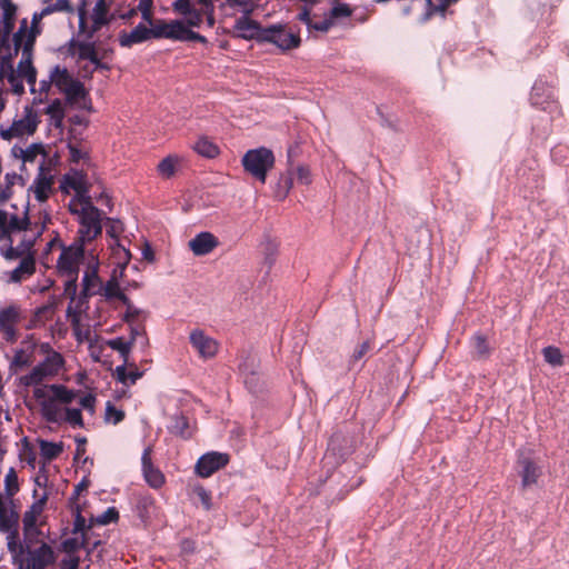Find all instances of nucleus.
Segmentation results:
<instances>
[{"label": "nucleus", "instance_id": "obj_1", "mask_svg": "<svg viewBox=\"0 0 569 569\" xmlns=\"http://www.w3.org/2000/svg\"><path fill=\"white\" fill-rule=\"evenodd\" d=\"M274 164V156L270 149L260 147L248 150L242 157V166L256 179L266 182L267 172Z\"/></svg>", "mask_w": 569, "mask_h": 569}, {"label": "nucleus", "instance_id": "obj_2", "mask_svg": "<svg viewBox=\"0 0 569 569\" xmlns=\"http://www.w3.org/2000/svg\"><path fill=\"white\" fill-rule=\"evenodd\" d=\"M260 40V44L271 43L282 52L297 49L301 44L299 32L288 31L286 26L282 23H274L264 27V33H262Z\"/></svg>", "mask_w": 569, "mask_h": 569}, {"label": "nucleus", "instance_id": "obj_3", "mask_svg": "<svg viewBox=\"0 0 569 569\" xmlns=\"http://www.w3.org/2000/svg\"><path fill=\"white\" fill-rule=\"evenodd\" d=\"M80 228L78 230L79 241L86 243L92 241L102 232L101 211L97 207L81 208L80 219H78Z\"/></svg>", "mask_w": 569, "mask_h": 569}, {"label": "nucleus", "instance_id": "obj_4", "mask_svg": "<svg viewBox=\"0 0 569 569\" xmlns=\"http://www.w3.org/2000/svg\"><path fill=\"white\" fill-rule=\"evenodd\" d=\"M530 102L543 111H548L553 118V113H560L558 101L555 99L553 89L542 79H538L530 93Z\"/></svg>", "mask_w": 569, "mask_h": 569}, {"label": "nucleus", "instance_id": "obj_5", "mask_svg": "<svg viewBox=\"0 0 569 569\" xmlns=\"http://www.w3.org/2000/svg\"><path fill=\"white\" fill-rule=\"evenodd\" d=\"M229 455L219 451H209L199 457L194 472L200 478H208L229 463Z\"/></svg>", "mask_w": 569, "mask_h": 569}, {"label": "nucleus", "instance_id": "obj_6", "mask_svg": "<svg viewBox=\"0 0 569 569\" xmlns=\"http://www.w3.org/2000/svg\"><path fill=\"white\" fill-rule=\"evenodd\" d=\"M84 254V243L74 242L69 247L62 246L61 253L57 261V267L62 274H74L78 273L76 262L80 260Z\"/></svg>", "mask_w": 569, "mask_h": 569}, {"label": "nucleus", "instance_id": "obj_7", "mask_svg": "<svg viewBox=\"0 0 569 569\" xmlns=\"http://www.w3.org/2000/svg\"><path fill=\"white\" fill-rule=\"evenodd\" d=\"M34 43V34L31 32L24 42L22 49V59L18 64V73L23 77L27 83L31 87L30 91L33 93L36 91L34 86L37 82V70L32 64V47Z\"/></svg>", "mask_w": 569, "mask_h": 569}, {"label": "nucleus", "instance_id": "obj_8", "mask_svg": "<svg viewBox=\"0 0 569 569\" xmlns=\"http://www.w3.org/2000/svg\"><path fill=\"white\" fill-rule=\"evenodd\" d=\"M27 569H48L56 562V552L47 542H42L36 549H28Z\"/></svg>", "mask_w": 569, "mask_h": 569}, {"label": "nucleus", "instance_id": "obj_9", "mask_svg": "<svg viewBox=\"0 0 569 569\" xmlns=\"http://www.w3.org/2000/svg\"><path fill=\"white\" fill-rule=\"evenodd\" d=\"M234 37L242 40H254L260 44L264 27L251 17H239L233 26Z\"/></svg>", "mask_w": 569, "mask_h": 569}, {"label": "nucleus", "instance_id": "obj_10", "mask_svg": "<svg viewBox=\"0 0 569 569\" xmlns=\"http://www.w3.org/2000/svg\"><path fill=\"white\" fill-rule=\"evenodd\" d=\"M109 222L107 227V234L114 240V244H112L113 250L119 256V259H123L121 264L120 276H122L123 270L131 259V252L128 248H126L119 240V233L122 231V223L118 219L107 218Z\"/></svg>", "mask_w": 569, "mask_h": 569}, {"label": "nucleus", "instance_id": "obj_11", "mask_svg": "<svg viewBox=\"0 0 569 569\" xmlns=\"http://www.w3.org/2000/svg\"><path fill=\"white\" fill-rule=\"evenodd\" d=\"M518 465L520 466L519 476L521 478V487L529 488L537 483L541 476V468L523 452L518 456Z\"/></svg>", "mask_w": 569, "mask_h": 569}, {"label": "nucleus", "instance_id": "obj_12", "mask_svg": "<svg viewBox=\"0 0 569 569\" xmlns=\"http://www.w3.org/2000/svg\"><path fill=\"white\" fill-rule=\"evenodd\" d=\"M190 343L202 358H212L218 351V343L214 339L207 336L203 330L194 329L190 333Z\"/></svg>", "mask_w": 569, "mask_h": 569}, {"label": "nucleus", "instance_id": "obj_13", "mask_svg": "<svg viewBox=\"0 0 569 569\" xmlns=\"http://www.w3.org/2000/svg\"><path fill=\"white\" fill-rule=\"evenodd\" d=\"M44 171V163L41 162L38 173L29 188V191H33L38 202L47 201L52 189L53 177L51 174H46Z\"/></svg>", "mask_w": 569, "mask_h": 569}, {"label": "nucleus", "instance_id": "obj_14", "mask_svg": "<svg viewBox=\"0 0 569 569\" xmlns=\"http://www.w3.org/2000/svg\"><path fill=\"white\" fill-rule=\"evenodd\" d=\"M218 246V238L209 231H201L189 241L190 250L193 252L194 256L198 257L210 253Z\"/></svg>", "mask_w": 569, "mask_h": 569}, {"label": "nucleus", "instance_id": "obj_15", "mask_svg": "<svg viewBox=\"0 0 569 569\" xmlns=\"http://www.w3.org/2000/svg\"><path fill=\"white\" fill-rule=\"evenodd\" d=\"M150 39V28L142 22L138 23L130 32L121 31L118 36L119 44L123 48H130L133 44L142 43Z\"/></svg>", "mask_w": 569, "mask_h": 569}, {"label": "nucleus", "instance_id": "obj_16", "mask_svg": "<svg viewBox=\"0 0 569 569\" xmlns=\"http://www.w3.org/2000/svg\"><path fill=\"white\" fill-rule=\"evenodd\" d=\"M18 512L3 502L2 495L0 493V531L18 536Z\"/></svg>", "mask_w": 569, "mask_h": 569}, {"label": "nucleus", "instance_id": "obj_17", "mask_svg": "<svg viewBox=\"0 0 569 569\" xmlns=\"http://www.w3.org/2000/svg\"><path fill=\"white\" fill-rule=\"evenodd\" d=\"M220 8L228 17H233L238 12L241 13V17H251L256 11L257 4L253 0H224Z\"/></svg>", "mask_w": 569, "mask_h": 569}, {"label": "nucleus", "instance_id": "obj_18", "mask_svg": "<svg viewBox=\"0 0 569 569\" xmlns=\"http://www.w3.org/2000/svg\"><path fill=\"white\" fill-rule=\"evenodd\" d=\"M36 271V261L31 252L21 259L19 264L10 272L9 282L19 283L32 276Z\"/></svg>", "mask_w": 569, "mask_h": 569}, {"label": "nucleus", "instance_id": "obj_19", "mask_svg": "<svg viewBox=\"0 0 569 569\" xmlns=\"http://www.w3.org/2000/svg\"><path fill=\"white\" fill-rule=\"evenodd\" d=\"M69 53L72 57L77 54L78 60L88 61H91L98 54L94 42L77 41L74 38L69 41Z\"/></svg>", "mask_w": 569, "mask_h": 569}, {"label": "nucleus", "instance_id": "obj_20", "mask_svg": "<svg viewBox=\"0 0 569 569\" xmlns=\"http://www.w3.org/2000/svg\"><path fill=\"white\" fill-rule=\"evenodd\" d=\"M86 173L82 170L70 169L60 182V190L63 193H69V189L77 191L81 189L83 191V184H86Z\"/></svg>", "mask_w": 569, "mask_h": 569}, {"label": "nucleus", "instance_id": "obj_21", "mask_svg": "<svg viewBox=\"0 0 569 569\" xmlns=\"http://www.w3.org/2000/svg\"><path fill=\"white\" fill-rule=\"evenodd\" d=\"M17 12L16 6L4 8L0 21V46L9 44L10 34L14 28V17Z\"/></svg>", "mask_w": 569, "mask_h": 569}, {"label": "nucleus", "instance_id": "obj_22", "mask_svg": "<svg viewBox=\"0 0 569 569\" xmlns=\"http://www.w3.org/2000/svg\"><path fill=\"white\" fill-rule=\"evenodd\" d=\"M18 311L12 306L0 311V331L10 339L16 335L14 323L18 321Z\"/></svg>", "mask_w": 569, "mask_h": 569}, {"label": "nucleus", "instance_id": "obj_23", "mask_svg": "<svg viewBox=\"0 0 569 569\" xmlns=\"http://www.w3.org/2000/svg\"><path fill=\"white\" fill-rule=\"evenodd\" d=\"M192 148L199 156L208 159H213L220 153L219 147L206 136L199 137Z\"/></svg>", "mask_w": 569, "mask_h": 569}, {"label": "nucleus", "instance_id": "obj_24", "mask_svg": "<svg viewBox=\"0 0 569 569\" xmlns=\"http://www.w3.org/2000/svg\"><path fill=\"white\" fill-rule=\"evenodd\" d=\"M168 430L170 433L179 436L181 438H190L191 433L189 431V421L188 418L182 413H176L171 417V422L168 426Z\"/></svg>", "mask_w": 569, "mask_h": 569}, {"label": "nucleus", "instance_id": "obj_25", "mask_svg": "<svg viewBox=\"0 0 569 569\" xmlns=\"http://www.w3.org/2000/svg\"><path fill=\"white\" fill-rule=\"evenodd\" d=\"M108 23L107 8L104 0H99L93 8L92 12V29L88 32L87 37L91 38L93 33L99 30L102 26Z\"/></svg>", "mask_w": 569, "mask_h": 569}, {"label": "nucleus", "instance_id": "obj_26", "mask_svg": "<svg viewBox=\"0 0 569 569\" xmlns=\"http://www.w3.org/2000/svg\"><path fill=\"white\" fill-rule=\"evenodd\" d=\"M53 84L59 89L60 92L64 93L66 88L74 80L69 73L68 69L60 67L59 64L52 68Z\"/></svg>", "mask_w": 569, "mask_h": 569}, {"label": "nucleus", "instance_id": "obj_27", "mask_svg": "<svg viewBox=\"0 0 569 569\" xmlns=\"http://www.w3.org/2000/svg\"><path fill=\"white\" fill-rule=\"evenodd\" d=\"M293 183L291 170L279 176V179L274 186V194L278 199L283 200L290 192Z\"/></svg>", "mask_w": 569, "mask_h": 569}, {"label": "nucleus", "instance_id": "obj_28", "mask_svg": "<svg viewBox=\"0 0 569 569\" xmlns=\"http://www.w3.org/2000/svg\"><path fill=\"white\" fill-rule=\"evenodd\" d=\"M44 112L50 116L56 128H62L66 113L60 99L52 100L44 109Z\"/></svg>", "mask_w": 569, "mask_h": 569}, {"label": "nucleus", "instance_id": "obj_29", "mask_svg": "<svg viewBox=\"0 0 569 569\" xmlns=\"http://www.w3.org/2000/svg\"><path fill=\"white\" fill-rule=\"evenodd\" d=\"M64 96L69 103H73L79 100H84L88 97V92L84 84L80 80L74 79L70 86L66 88Z\"/></svg>", "mask_w": 569, "mask_h": 569}, {"label": "nucleus", "instance_id": "obj_30", "mask_svg": "<svg viewBox=\"0 0 569 569\" xmlns=\"http://www.w3.org/2000/svg\"><path fill=\"white\" fill-rule=\"evenodd\" d=\"M49 390L53 393V399L60 401L61 403L69 405L77 397V391L67 388L63 385H49Z\"/></svg>", "mask_w": 569, "mask_h": 569}, {"label": "nucleus", "instance_id": "obj_31", "mask_svg": "<svg viewBox=\"0 0 569 569\" xmlns=\"http://www.w3.org/2000/svg\"><path fill=\"white\" fill-rule=\"evenodd\" d=\"M63 363L64 360L62 356L57 351H52L38 365H44L42 368L44 369L46 372H48V377H51L58 373Z\"/></svg>", "mask_w": 569, "mask_h": 569}, {"label": "nucleus", "instance_id": "obj_32", "mask_svg": "<svg viewBox=\"0 0 569 569\" xmlns=\"http://www.w3.org/2000/svg\"><path fill=\"white\" fill-rule=\"evenodd\" d=\"M40 412L42 418L50 423L59 422V408L56 405V400L50 398L40 402Z\"/></svg>", "mask_w": 569, "mask_h": 569}, {"label": "nucleus", "instance_id": "obj_33", "mask_svg": "<svg viewBox=\"0 0 569 569\" xmlns=\"http://www.w3.org/2000/svg\"><path fill=\"white\" fill-rule=\"evenodd\" d=\"M43 366L44 365L34 366L29 373L20 377V383L24 387L38 386L41 383L43 379L48 377V372L42 368Z\"/></svg>", "mask_w": 569, "mask_h": 569}, {"label": "nucleus", "instance_id": "obj_34", "mask_svg": "<svg viewBox=\"0 0 569 569\" xmlns=\"http://www.w3.org/2000/svg\"><path fill=\"white\" fill-rule=\"evenodd\" d=\"M39 446L41 456L48 461L56 459L63 451L62 442L40 440Z\"/></svg>", "mask_w": 569, "mask_h": 569}, {"label": "nucleus", "instance_id": "obj_35", "mask_svg": "<svg viewBox=\"0 0 569 569\" xmlns=\"http://www.w3.org/2000/svg\"><path fill=\"white\" fill-rule=\"evenodd\" d=\"M107 346L111 348L112 350H116L119 352L122 362H130L129 356L132 349L131 342H127L122 337H116L113 339H109L107 341Z\"/></svg>", "mask_w": 569, "mask_h": 569}, {"label": "nucleus", "instance_id": "obj_36", "mask_svg": "<svg viewBox=\"0 0 569 569\" xmlns=\"http://www.w3.org/2000/svg\"><path fill=\"white\" fill-rule=\"evenodd\" d=\"M23 163L33 162L37 154L47 156L44 146L41 142H33L27 149H19Z\"/></svg>", "mask_w": 569, "mask_h": 569}, {"label": "nucleus", "instance_id": "obj_37", "mask_svg": "<svg viewBox=\"0 0 569 569\" xmlns=\"http://www.w3.org/2000/svg\"><path fill=\"white\" fill-rule=\"evenodd\" d=\"M142 473L148 485L154 489L160 488L164 483V476L154 466L143 470Z\"/></svg>", "mask_w": 569, "mask_h": 569}, {"label": "nucleus", "instance_id": "obj_38", "mask_svg": "<svg viewBox=\"0 0 569 569\" xmlns=\"http://www.w3.org/2000/svg\"><path fill=\"white\" fill-rule=\"evenodd\" d=\"M542 356L546 362L557 367L563 363V357L558 347L548 346L542 349Z\"/></svg>", "mask_w": 569, "mask_h": 569}, {"label": "nucleus", "instance_id": "obj_39", "mask_svg": "<svg viewBox=\"0 0 569 569\" xmlns=\"http://www.w3.org/2000/svg\"><path fill=\"white\" fill-rule=\"evenodd\" d=\"M177 161L178 159L172 156L163 158L157 167L159 174L163 178H171L176 172Z\"/></svg>", "mask_w": 569, "mask_h": 569}, {"label": "nucleus", "instance_id": "obj_40", "mask_svg": "<svg viewBox=\"0 0 569 569\" xmlns=\"http://www.w3.org/2000/svg\"><path fill=\"white\" fill-rule=\"evenodd\" d=\"M4 490L8 497H13L19 491L18 476L14 468H10L4 477Z\"/></svg>", "mask_w": 569, "mask_h": 569}, {"label": "nucleus", "instance_id": "obj_41", "mask_svg": "<svg viewBox=\"0 0 569 569\" xmlns=\"http://www.w3.org/2000/svg\"><path fill=\"white\" fill-rule=\"evenodd\" d=\"M24 110L26 117L22 119L24 120V124H22L21 129H23V133L33 134L39 124L38 116L29 107H26Z\"/></svg>", "mask_w": 569, "mask_h": 569}, {"label": "nucleus", "instance_id": "obj_42", "mask_svg": "<svg viewBox=\"0 0 569 569\" xmlns=\"http://www.w3.org/2000/svg\"><path fill=\"white\" fill-rule=\"evenodd\" d=\"M351 14V7L348 3L343 2H335L330 11L328 12V16L332 21L339 18H349Z\"/></svg>", "mask_w": 569, "mask_h": 569}, {"label": "nucleus", "instance_id": "obj_43", "mask_svg": "<svg viewBox=\"0 0 569 569\" xmlns=\"http://www.w3.org/2000/svg\"><path fill=\"white\" fill-rule=\"evenodd\" d=\"M87 538L86 535H81V539H78L76 537L67 538L62 541L61 547L63 551L71 553L74 552L81 548L86 547Z\"/></svg>", "mask_w": 569, "mask_h": 569}, {"label": "nucleus", "instance_id": "obj_44", "mask_svg": "<svg viewBox=\"0 0 569 569\" xmlns=\"http://www.w3.org/2000/svg\"><path fill=\"white\" fill-rule=\"evenodd\" d=\"M187 26L182 20H172L169 22V36L170 40L182 41Z\"/></svg>", "mask_w": 569, "mask_h": 569}, {"label": "nucleus", "instance_id": "obj_45", "mask_svg": "<svg viewBox=\"0 0 569 569\" xmlns=\"http://www.w3.org/2000/svg\"><path fill=\"white\" fill-rule=\"evenodd\" d=\"M263 254H264L263 263L268 267V271H269L272 268V266L274 264L276 259H277V254H278L277 244L272 241H268L264 244Z\"/></svg>", "mask_w": 569, "mask_h": 569}, {"label": "nucleus", "instance_id": "obj_46", "mask_svg": "<svg viewBox=\"0 0 569 569\" xmlns=\"http://www.w3.org/2000/svg\"><path fill=\"white\" fill-rule=\"evenodd\" d=\"M473 348L479 358L489 357L490 348L485 336L476 335L473 337Z\"/></svg>", "mask_w": 569, "mask_h": 569}, {"label": "nucleus", "instance_id": "obj_47", "mask_svg": "<svg viewBox=\"0 0 569 569\" xmlns=\"http://www.w3.org/2000/svg\"><path fill=\"white\" fill-rule=\"evenodd\" d=\"M22 124H24V120H14L13 123L7 128L1 130L0 134L3 140H11L13 137H20L23 134V129H21Z\"/></svg>", "mask_w": 569, "mask_h": 569}, {"label": "nucleus", "instance_id": "obj_48", "mask_svg": "<svg viewBox=\"0 0 569 569\" xmlns=\"http://www.w3.org/2000/svg\"><path fill=\"white\" fill-rule=\"evenodd\" d=\"M438 4L435 6L432 0H426L427 3V12L425 13L422 21H427L435 12L441 11L445 12L447 7L455 2L453 0H437Z\"/></svg>", "mask_w": 569, "mask_h": 569}, {"label": "nucleus", "instance_id": "obj_49", "mask_svg": "<svg viewBox=\"0 0 569 569\" xmlns=\"http://www.w3.org/2000/svg\"><path fill=\"white\" fill-rule=\"evenodd\" d=\"M72 12L73 8L69 0H57L53 3H49L43 8V13L51 14L53 12Z\"/></svg>", "mask_w": 569, "mask_h": 569}, {"label": "nucleus", "instance_id": "obj_50", "mask_svg": "<svg viewBox=\"0 0 569 569\" xmlns=\"http://www.w3.org/2000/svg\"><path fill=\"white\" fill-rule=\"evenodd\" d=\"M67 148L70 153V162L79 163L80 161H89L90 160L89 153L87 151L79 149L72 142H68Z\"/></svg>", "mask_w": 569, "mask_h": 569}, {"label": "nucleus", "instance_id": "obj_51", "mask_svg": "<svg viewBox=\"0 0 569 569\" xmlns=\"http://www.w3.org/2000/svg\"><path fill=\"white\" fill-rule=\"evenodd\" d=\"M124 419V412L117 409L110 401L106 406V420L113 425L121 422Z\"/></svg>", "mask_w": 569, "mask_h": 569}, {"label": "nucleus", "instance_id": "obj_52", "mask_svg": "<svg viewBox=\"0 0 569 569\" xmlns=\"http://www.w3.org/2000/svg\"><path fill=\"white\" fill-rule=\"evenodd\" d=\"M119 519V511L116 507H109L101 515L96 518V522L106 526L116 522Z\"/></svg>", "mask_w": 569, "mask_h": 569}, {"label": "nucleus", "instance_id": "obj_53", "mask_svg": "<svg viewBox=\"0 0 569 569\" xmlns=\"http://www.w3.org/2000/svg\"><path fill=\"white\" fill-rule=\"evenodd\" d=\"M64 420L73 427H83V419L80 408H66Z\"/></svg>", "mask_w": 569, "mask_h": 569}, {"label": "nucleus", "instance_id": "obj_54", "mask_svg": "<svg viewBox=\"0 0 569 569\" xmlns=\"http://www.w3.org/2000/svg\"><path fill=\"white\" fill-rule=\"evenodd\" d=\"M98 279L97 270L93 269L91 271H86L82 278V291L79 300L87 299L90 296V287L92 286V281Z\"/></svg>", "mask_w": 569, "mask_h": 569}, {"label": "nucleus", "instance_id": "obj_55", "mask_svg": "<svg viewBox=\"0 0 569 569\" xmlns=\"http://www.w3.org/2000/svg\"><path fill=\"white\" fill-rule=\"evenodd\" d=\"M151 39H169L171 33L169 32V22L163 21L152 26L150 28Z\"/></svg>", "mask_w": 569, "mask_h": 569}, {"label": "nucleus", "instance_id": "obj_56", "mask_svg": "<svg viewBox=\"0 0 569 569\" xmlns=\"http://www.w3.org/2000/svg\"><path fill=\"white\" fill-rule=\"evenodd\" d=\"M8 67H9L10 71L8 73L7 79L11 86L12 92L18 96H21L24 92V86H23L22 81L14 74L12 66L9 64Z\"/></svg>", "mask_w": 569, "mask_h": 569}, {"label": "nucleus", "instance_id": "obj_57", "mask_svg": "<svg viewBox=\"0 0 569 569\" xmlns=\"http://www.w3.org/2000/svg\"><path fill=\"white\" fill-rule=\"evenodd\" d=\"M129 325V331H130V338L129 340H126L127 342H131V346L134 345V342L138 340V338H141V343L147 345L148 340L144 337V329L143 327H140L134 323H128Z\"/></svg>", "mask_w": 569, "mask_h": 569}, {"label": "nucleus", "instance_id": "obj_58", "mask_svg": "<svg viewBox=\"0 0 569 569\" xmlns=\"http://www.w3.org/2000/svg\"><path fill=\"white\" fill-rule=\"evenodd\" d=\"M8 550L12 553V555H23L27 552V550L29 549L28 546L21 543V542H18L17 541V536H11L10 533H8Z\"/></svg>", "mask_w": 569, "mask_h": 569}, {"label": "nucleus", "instance_id": "obj_59", "mask_svg": "<svg viewBox=\"0 0 569 569\" xmlns=\"http://www.w3.org/2000/svg\"><path fill=\"white\" fill-rule=\"evenodd\" d=\"M68 280L64 282V295L69 296L70 301L72 302L77 296V280L78 273L74 274H66Z\"/></svg>", "mask_w": 569, "mask_h": 569}, {"label": "nucleus", "instance_id": "obj_60", "mask_svg": "<svg viewBox=\"0 0 569 569\" xmlns=\"http://www.w3.org/2000/svg\"><path fill=\"white\" fill-rule=\"evenodd\" d=\"M27 28H28L27 19H23L20 23L18 31L16 33H13L12 41H13V46H14V53H18L19 49L22 46L23 39L26 37Z\"/></svg>", "mask_w": 569, "mask_h": 569}, {"label": "nucleus", "instance_id": "obj_61", "mask_svg": "<svg viewBox=\"0 0 569 569\" xmlns=\"http://www.w3.org/2000/svg\"><path fill=\"white\" fill-rule=\"evenodd\" d=\"M140 316H146V311L140 309V308H137L136 306H133L132 303L126 309V312L122 317V320L127 323H134V319L140 317Z\"/></svg>", "mask_w": 569, "mask_h": 569}, {"label": "nucleus", "instance_id": "obj_62", "mask_svg": "<svg viewBox=\"0 0 569 569\" xmlns=\"http://www.w3.org/2000/svg\"><path fill=\"white\" fill-rule=\"evenodd\" d=\"M127 367L132 369V367H136V363L134 362H128V363L122 362L121 365L117 366L114 369V376H116L118 382H120L124 386H127V376H128Z\"/></svg>", "mask_w": 569, "mask_h": 569}, {"label": "nucleus", "instance_id": "obj_63", "mask_svg": "<svg viewBox=\"0 0 569 569\" xmlns=\"http://www.w3.org/2000/svg\"><path fill=\"white\" fill-rule=\"evenodd\" d=\"M36 521H37L36 512H33L32 510H27L22 518L24 531L26 532H30L32 530L38 531Z\"/></svg>", "mask_w": 569, "mask_h": 569}, {"label": "nucleus", "instance_id": "obj_64", "mask_svg": "<svg viewBox=\"0 0 569 569\" xmlns=\"http://www.w3.org/2000/svg\"><path fill=\"white\" fill-rule=\"evenodd\" d=\"M80 565V557L69 556L64 557L59 566V569H78Z\"/></svg>", "mask_w": 569, "mask_h": 569}]
</instances>
